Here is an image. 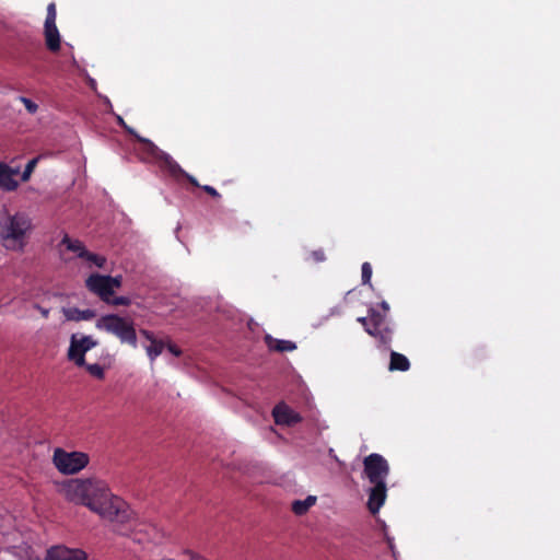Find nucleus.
<instances>
[{
    "label": "nucleus",
    "mask_w": 560,
    "mask_h": 560,
    "mask_svg": "<svg viewBox=\"0 0 560 560\" xmlns=\"http://www.w3.org/2000/svg\"><path fill=\"white\" fill-rule=\"evenodd\" d=\"M58 492L67 501L86 506L101 518L118 527L129 525L133 528V539L138 542L159 539L158 529L153 525L136 523L129 505L115 495L103 480L70 479L58 486Z\"/></svg>",
    "instance_id": "nucleus-1"
},
{
    "label": "nucleus",
    "mask_w": 560,
    "mask_h": 560,
    "mask_svg": "<svg viewBox=\"0 0 560 560\" xmlns=\"http://www.w3.org/2000/svg\"><path fill=\"white\" fill-rule=\"evenodd\" d=\"M28 214L8 210L0 212V243L9 252L23 253L33 232Z\"/></svg>",
    "instance_id": "nucleus-2"
},
{
    "label": "nucleus",
    "mask_w": 560,
    "mask_h": 560,
    "mask_svg": "<svg viewBox=\"0 0 560 560\" xmlns=\"http://www.w3.org/2000/svg\"><path fill=\"white\" fill-rule=\"evenodd\" d=\"M95 326L100 330L116 336L121 343H128L132 348L138 347L137 331L131 318L107 314L101 316Z\"/></svg>",
    "instance_id": "nucleus-3"
},
{
    "label": "nucleus",
    "mask_w": 560,
    "mask_h": 560,
    "mask_svg": "<svg viewBox=\"0 0 560 560\" xmlns=\"http://www.w3.org/2000/svg\"><path fill=\"white\" fill-rule=\"evenodd\" d=\"M51 462L60 474L75 475L89 465L90 456L84 452H67L61 447H56Z\"/></svg>",
    "instance_id": "nucleus-4"
},
{
    "label": "nucleus",
    "mask_w": 560,
    "mask_h": 560,
    "mask_svg": "<svg viewBox=\"0 0 560 560\" xmlns=\"http://www.w3.org/2000/svg\"><path fill=\"white\" fill-rule=\"evenodd\" d=\"M85 287L106 303L110 301L115 290L121 287V277L93 273L85 280Z\"/></svg>",
    "instance_id": "nucleus-5"
},
{
    "label": "nucleus",
    "mask_w": 560,
    "mask_h": 560,
    "mask_svg": "<svg viewBox=\"0 0 560 560\" xmlns=\"http://www.w3.org/2000/svg\"><path fill=\"white\" fill-rule=\"evenodd\" d=\"M364 474L371 483L386 482L389 474L387 460L377 453H372L363 460Z\"/></svg>",
    "instance_id": "nucleus-6"
},
{
    "label": "nucleus",
    "mask_w": 560,
    "mask_h": 560,
    "mask_svg": "<svg viewBox=\"0 0 560 560\" xmlns=\"http://www.w3.org/2000/svg\"><path fill=\"white\" fill-rule=\"evenodd\" d=\"M57 9L54 2L47 7V15L44 23L45 44L48 50L56 52L60 49L61 37L56 25Z\"/></svg>",
    "instance_id": "nucleus-7"
},
{
    "label": "nucleus",
    "mask_w": 560,
    "mask_h": 560,
    "mask_svg": "<svg viewBox=\"0 0 560 560\" xmlns=\"http://www.w3.org/2000/svg\"><path fill=\"white\" fill-rule=\"evenodd\" d=\"M96 345L97 341L91 336H81L78 338L77 335H72L70 347L68 349V359L73 361L78 366H83L85 365V352L94 348Z\"/></svg>",
    "instance_id": "nucleus-8"
},
{
    "label": "nucleus",
    "mask_w": 560,
    "mask_h": 560,
    "mask_svg": "<svg viewBox=\"0 0 560 560\" xmlns=\"http://www.w3.org/2000/svg\"><path fill=\"white\" fill-rule=\"evenodd\" d=\"M59 257L63 261H69L71 257L67 256V252H71L75 257L81 258L86 255V248L84 244L77 238H71L68 234H65L60 243L57 245Z\"/></svg>",
    "instance_id": "nucleus-9"
},
{
    "label": "nucleus",
    "mask_w": 560,
    "mask_h": 560,
    "mask_svg": "<svg viewBox=\"0 0 560 560\" xmlns=\"http://www.w3.org/2000/svg\"><path fill=\"white\" fill-rule=\"evenodd\" d=\"M45 560H86V553L81 549L54 546L46 551Z\"/></svg>",
    "instance_id": "nucleus-10"
},
{
    "label": "nucleus",
    "mask_w": 560,
    "mask_h": 560,
    "mask_svg": "<svg viewBox=\"0 0 560 560\" xmlns=\"http://www.w3.org/2000/svg\"><path fill=\"white\" fill-rule=\"evenodd\" d=\"M272 416L277 424L293 425L302 420V417L283 402L275 406Z\"/></svg>",
    "instance_id": "nucleus-11"
},
{
    "label": "nucleus",
    "mask_w": 560,
    "mask_h": 560,
    "mask_svg": "<svg viewBox=\"0 0 560 560\" xmlns=\"http://www.w3.org/2000/svg\"><path fill=\"white\" fill-rule=\"evenodd\" d=\"M386 482L373 483L369 493L368 508L371 514L375 515L386 499Z\"/></svg>",
    "instance_id": "nucleus-12"
},
{
    "label": "nucleus",
    "mask_w": 560,
    "mask_h": 560,
    "mask_svg": "<svg viewBox=\"0 0 560 560\" xmlns=\"http://www.w3.org/2000/svg\"><path fill=\"white\" fill-rule=\"evenodd\" d=\"M20 173V168H12L4 163H0V189L5 191L15 190L19 182L14 178Z\"/></svg>",
    "instance_id": "nucleus-13"
},
{
    "label": "nucleus",
    "mask_w": 560,
    "mask_h": 560,
    "mask_svg": "<svg viewBox=\"0 0 560 560\" xmlns=\"http://www.w3.org/2000/svg\"><path fill=\"white\" fill-rule=\"evenodd\" d=\"M264 339H265V343L271 351L287 352V351H293L296 349V345L290 340L276 339L270 335H266Z\"/></svg>",
    "instance_id": "nucleus-14"
},
{
    "label": "nucleus",
    "mask_w": 560,
    "mask_h": 560,
    "mask_svg": "<svg viewBox=\"0 0 560 560\" xmlns=\"http://www.w3.org/2000/svg\"><path fill=\"white\" fill-rule=\"evenodd\" d=\"M62 313L67 320H89L95 317V312L92 310H79L77 307L62 308Z\"/></svg>",
    "instance_id": "nucleus-15"
},
{
    "label": "nucleus",
    "mask_w": 560,
    "mask_h": 560,
    "mask_svg": "<svg viewBox=\"0 0 560 560\" xmlns=\"http://www.w3.org/2000/svg\"><path fill=\"white\" fill-rule=\"evenodd\" d=\"M410 368L408 358L396 351L390 352L389 371H401L406 372Z\"/></svg>",
    "instance_id": "nucleus-16"
},
{
    "label": "nucleus",
    "mask_w": 560,
    "mask_h": 560,
    "mask_svg": "<svg viewBox=\"0 0 560 560\" xmlns=\"http://www.w3.org/2000/svg\"><path fill=\"white\" fill-rule=\"evenodd\" d=\"M315 503L316 497L308 495L305 500H295L291 509L295 515H304Z\"/></svg>",
    "instance_id": "nucleus-17"
},
{
    "label": "nucleus",
    "mask_w": 560,
    "mask_h": 560,
    "mask_svg": "<svg viewBox=\"0 0 560 560\" xmlns=\"http://www.w3.org/2000/svg\"><path fill=\"white\" fill-rule=\"evenodd\" d=\"M81 259H83L86 262L88 267H90V268L93 266L102 268V267H104V265L106 262V258L104 256L91 253L88 249H86V255H83V257H81Z\"/></svg>",
    "instance_id": "nucleus-18"
},
{
    "label": "nucleus",
    "mask_w": 560,
    "mask_h": 560,
    "mask_svg": "<svg viewBox=\"0 0 560 560\" xmlns=\"http://www.w3.org/2000/svg\"><path fill=\"white\" fill-rule=\"evenodd\" d=\"M163 341L155 339L145 348V351L150 360L153 362L163 352Z\"/></svg>",
    "instance_id": "nucleus-19"
},
{
    "label": "nucleus",
    "mask_w": 560,
    "mask_h": 560,
    "mask_svg": "<svg viewBox=\"0 0 560 560\" xmlns=\"http://www.w3.org/2000/svg\"><path fill=\"white\" fill-rule=\"evenodd\" d=\"M392 337L393 329L386 326L380 329L375 338L378 340L380 346L388 347L392 342Z\"/></svg>",
    "instance_id": "nucleus-20"
},
{
    "label": "nucleus",
    "mask_w": 560,
    "mask_h": 560,
    "mask_svg": "<svg viewBox=\"0 0 560 560\" xmlns=\"http://www.w3.org/2000/svg\"><path fill=\"white\" fill-rule=\"evenodd\" d=\"M369 314H370V320L372 323H374L375 325H377L378 327L383 328V327L387 326L385 323V318H386L385 314H381L380 312H377L374 308H370Z\"/></svg>",
    "instance_id": "nucleus-21"
},
{
    "label": "nucleus",
    "mask_w": 560,
    "mask_h": 560,
    "mask_svg": "<svg viewBox=\"0 0 560 560\" xmlns=\"http://www.w3.org/2000/svg\"><path fill=\"white\" fill-rule=\"evenodd\" d=\"M164 164H165V167L167 168V171L173 176H178V175L184 174V172L180 170L179 165L176 162H174L168 155L164 156Z\"/></svg>",
    "instance_id": "nucleus-22"
},
{
    "label": "nucleus",
    "mask_w": 560,
    "mask_h": 560,
    "mask_svg": "<svg viewBox=\"0 0 560 560\" xmlns=\"http://www.w3.org/2000/svg\"><path fill=\"white\" fill-rule=\"evenodd\" d=\"M362 275V283L363 284H371V278H372V266L370 262H363L361 268Z\"/></svg>",
    "instance_id": "nucleus-23"
},
{
    "label": "nucleus",
    "mask_w": 560,
    "mask_h": 560,
    "mask_svg": "<svg viewBox=\"0 0 560 560\" xmlns=\"http://www.w3.org/2000/svg\"><path fill=\"white\" fill-rule=\"evenodd\" d=\"M88 372L96 378L102 380L104 377V369L100 364H85Z\"/></svg>",
    "instance_id": "nucleus-24"
},
{
    "label": "nucleus",
    "mask_w": 560,
    "mask_h": 560,
    "mask_svg": "<svg viewBox=\"0 0 560 560\" xmlns=\"http://www.w3.org/2000/svg\"><path fill=\"white\" fill-rule=\"evenodd\" d=\"M37 161H38L37 159H32L31 161H28V163L26 164L25 170L22 174L23 182H26L30 179L31 174L33 173V171L37 164Z\"/></svg>",
    "instance_id": "nucleus-25"
},
{
    "label": "nucleus",
    "mask_w": 560,
    "mask_h": 560,
    "mask_svg": "<svg viewBox=\"0 0 560 560\" xmlns=\"http://www.w3.org/2000/svg\"><path fill=\"white\" fill-rule=\"evenodd\" d=\"M21 102L24 104L26 110L31 114H35L37 112V104H35L33 101L26 97H21Z\"/></svg>",
    "instance_id": "nucleus-26"
},
{
    "label": "nucleus",
    "mask_w": 560,
    "mask_h": 560,
    "mask_svg": "<svg viewBox=\"0 0 560 560\" xmlns=\"http://www.w3.org/2000/svg\"><path fill=\"white\" fill-rule=\"evenodd\" d=\"M107 304H112V305H124V306H128L130 304V299L129 298H126V296H118V298H112L110 296V301L106 302Z\"/></svg>",
    "instance_id": "nucleus-27"
},
{
    "label": "nucleus",
    "mask_w": 560,
    "mask_h": 560,
    "mask_svg": "<svg viewBox=\"0 0 560 560\" xmlns=\"http://www.w3.org/2000/svg\"><path fill=\"white\" fill-rule=\"evenodd\" d=\"M183 560H207L205 557L191 551L186 550L182 553Z\"/></svg>",
    "instance_id": "nucleus-28"
},
{
    "label": "nucleus",
    "mask_w": 560,
    "mask_h": 560,
    "mask_svg": "<svg viewBox=\"0 0 560 560\" xmlns=\"http://www.w3.org/2000/svg\"><path fill=\"white\" fill-rule=\"evenodd\" d=\"M310 257L315 262H322L326 259L325 253L323 249H316L311 252Z\"/></svg>",
    "instance_id": "nucleus-29"
},
{
    "label": "nucleus",
    "mask_w": 560,
    "mask_h": 560,
    "mask_svg": "<svg viewBox=\"0 0 560 560\" xmlns=\"http://www.w3.org/2000/svg\"><path fill=\"white\" fill-rule=\"evenodd\" d=\"M381 327H378L377 325H375L374 323H372L370 320V323L368 324V327L364 328V330L370 335V336H373V337H376L377 336V332L380 331Z\"/></svg>",
    "instance_id": "nucleus-30"
},
{
    "label": "nucleus",
    "mask_w": 560,
    "mask_h": 560,
    "mask_svg": "<svg viewBox=\"0 0 560 560\" xmlns=\"http://www.w3.org/2000/svg\"><path fill=\"white\" fill-rule=\"evenodd\" d=\"M140 334L151 343L152 340H155V336L152 331L150 330H147V329H141L140 330Z\"/></svg>",
    "instance_id": "nucleus-31"
},
{
    "label": "nucleus",
    "mask_w": 560,
    "mask_h": 560,
    "mask_svg": "<svg viewBox=\"0 0 560 560\" xmlns=\"http://www.w3.org/2000/svg\"><path fill=\"white\" fill-rule=\"evenodd\" d=\"M34 308H36L37 311H39V313L42 314V316H43L44 318H47V317L49 316V310H48V308H44V307H42V306H40V305H38V304H35V305H34Z\"/></svg>",
    "instance_id": "nucleus-32"
},
{
    "label": "nucleus",
    "mask_w": 560,
    "mask_h": 560,
    "mask_svg": "<svg viewBox=\"0 0 560 560\" xmlns=\"http://www.w3.org/2000/svg\"><path fill=\"white\" fill-rule=\"evenodd\" d=\"M167 348H168L170 352L173 353L174 355H176V357L180 355V350L176 346L168 345Z\"/></svg>",
    "instance_id": "nucleus-33"
},
{
    "label": "nucleus",
    "mask_w": 560,
    "mask_h": 560,
    "mask_svg": "<svg viewBox=\"0 0 560 560\" xmlns=\"http://www.w3.org/2000/svg\"><path fill=\"white\" fill-rule=\"evenodd\" d=\"M358 322L361 323L364 328L368 327V324L370 323V315L368 317H359Z\"/></svg>",
    "instance_id": "nucleus-34"
},
{
    "label": "nucleus",
    "mask_w": 560,
    "mask_h": 560,
    "mask_svg": "<svg viewBox=\"0 0 560 560\" xmlns=\"http://www.w3.org/2000/svg\"><path fill=\"white\" fill-rule=\"evenodd\" d=\"M380 305L384 310L385 313L389 311V305L387 302L383 301Z\"/></svg>",
    "instance_id": "nucleus-35"
},
{
    "label": "nucleus",
    "mask_w": 560,
    "mask_h": 560,
    "mask_svg": "<svg viewBox=\"0 0 560 560\" xmlns=\"http://www.w3.org/2000/svg\"><path fill=\"white\" fill-rule=\"evenodd\" d=\"M138 139L141 141V142H144L147 144H149L150 147H153V143L151 141H149L148 139H143V138H140L138 137Z\"/></svg>",
    "instance_id": "nucleus-36"
},
{
    "label": "nucleus",
    "mask_w": 560,
    "mask_h": 560,
    "mask_svg": "<svg viewBox=\"0 0 560 560\" xmlns=\"http://www.w3.org/2000/svg\"><path fill=\"white\" fill-rule=\"evenodd\" d=\"M219 196L218 191L212 187V198Z\"/></svg>",
    "instance_id": "nucleus-37"
},
{
    "label": "nucleus",
    "mask_w": 560,
    "mask_h": 560,
    "mask_svg": "<svg viewBox=\"0 0 560 560\" xmlns=\"http://www.w3.org/2000/svg\"><path fill=\"white\" fill-rule=\"evenodd\" d=\"M188 179H189V180H190V183H192L194 185H198V184H197V182H196L192 177L188 176Z\"/></svg>",
    "instance_id": "nucleus-38"
},
{
    "label": "nucleus",
    "mask_w": 560,
    "mask_h": 560,
    "mask_svg": "<svg viewBox=\"0 0 560 560\" xmlns=\"http://www.w3.org/2000/svg\"><path fill=\"white\" fill-rule=\"evenodd\" d=\"M203 189H205L207 192H209V194H210V186L206 185V186H203Z\"/></svg>",
    "instance_id": "nucleus-39"
},
{
    "label": "nucleus",
    "mask_w": 560,
    "mask_h": 560,
    "mask_svg": "<svg viewBox=\"0 0 560 560\" xmlns=\"http://www.w3.org/2000/svg\"><path fill=\"white\" fill-rule=\"evenodd\" d=\"M120 534H127V532L122 530L121 528L118 529Z\"/></svg>",
    "instance_id": "nucleus-40"
}]
</instances>
